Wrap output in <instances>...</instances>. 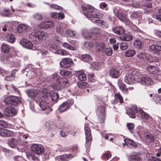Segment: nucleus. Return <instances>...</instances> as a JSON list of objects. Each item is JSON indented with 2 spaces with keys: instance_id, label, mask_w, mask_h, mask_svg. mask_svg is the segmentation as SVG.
Returning <instances> with one entry per match:
<instances>
[{
  "instance_id": "nucleus-1",
  "label": "nucleus",
  "mask_w": 161,
  "mask_h": 161,
  "mask_svg": "<svg viewBox=\"0 0 161 161\" xmlns=\"http://www.w3.org/2000/svg\"><path fill=\"white\" fill-rule=\"evenodd\" d=\"M125 81L129 84L140 82L141 81L140 70L138 69H136L134 71L130 70L125 77Z\"/></svg>"
},
{
  "instance_id": "nucleus-2",
  "label": "nucleus",
  "mask_w": 161,
  "mask_h": 161,
  "mask_svg": "<svg viewBox=\"0 0 161 161\" xmlns=\"http://www.w3.org/2000/svg\"><path fill=\"white\" fill-rule=\"evenodd\" d=\"M49 91L45 88L44 89L42 93V97L43 99L41 102H38L37 101L36 103H39L40 110L45 111V113L46 114H48L53 110V109L49 107L48 105V99L49 98Z\"/></svg>"
},
{
  "instance_id": "nucleus-3",
  "label": "nucleus",
  "mask_w": 161,
  "mask_h": 161,
  "mask_svg": "<svg viewBox=\"0 0 161 161\" xmlns=\"http://www.w3.org/2000/svg\"><path fill=\"white\" fill-rule=\"evenodd\" d=\"M60 78L59 75L56 73L52 74L49 79H47V81L50 84L49 86H50L54 90H60L61 87L57 84Z\"/></svg>"
},
{
  "instance_id": "nucleus-4",
  "label": "nucleus",
  "mask_w": 161,
  "mask_h": 161,
  "mask_svg": "<svg viewBox=\"0 0 161 161\" xmlns=\"http://www.w3.org/2000/svg\"><path fill=\"white\" fill-rule=\"evenodd\" d=\"M34 29H33V31L31 32L32 36H34L36 39L42 41L45 40L48 37V34L46 32L39 31L37 29V26L36 25L33 26Z\"/></svg>"
},
{
  "instance_id": "nucleus-5",
  "label": "nucleus",
  "mask_w": 161,
  "mask_h": 161,
  "mask_svg": "<svg viewBox=\"0 0 161 161\" xmlns=\"http://www.w3.org/2000/svg\"><path fill=\"white\" fill-rule=\"evenodd\" d=\"M104 104L97 106L96 108V114L99 122L102 123L104 121L105 118V108Z\"/></svg>"
},
{
  "instance_id": "nucleus-6",
  "label": "nucleus",
  "mask_w": 161,
  "mask_h": 161,
  "mask_svg": "<svg viewBox=\"0 0 161 161\" xmlns=\"http://www.w3.org/2000/svg\"><path fill=\"white\" fill-rule=\"evenodd\" d=\"M4 102L6 104L16 105L21 102L20 98L14 96H9L5 97Z\"/></svg>"
},
{
  "instance_id": "nucleus-7",
  "label": "nucleus",
  "mask_w": 161,
  "mask_h": 161,
  "mask_svg": "<svg viewBox=\"0 0 161 161\" xmlns=\"http://www.w3.org/2000/svg\"><path fill=\"white\" fill-rule=\"evenodd\" d=\"M141 108H140L138 111L137 107L135 105H132V107L129 108L126 112V113L128 114L130 117L132 118H134L136 115L138 116H140L141 112L140 111Z\"/></svg>"
},
{
  "instance_id": "nucleus-8",
  "label": "nucleus",
  "mask_w": 161,
  "mask_h": 161,
  "mask_svg": "<svg viewBox=\"0 0 161 161\" xmlns=\"http://www.w3.org/2000/svg\"><path fill=\"white\" fill-rule=\"evenodd\" d=\"M31 148L32 152L37 155L42 154L44 152V148L41 144H33L31 146Z\"/></svg>"
},
{
  "instance_id": "nucleus-9",
  "label": "nucleus",
  "mask_w": 161,
  "mask_h": 161,
  "mask_svg": "<svg viewBox=\"0 0 161 161\" xmlns=\"http://www.w3.org/2000/svg\"><path fill=\"white\" fill-rule=\"evenodd\" d=\"M74 101L73 100H68L62 103L58 108L60 113H63L67 111L73 105Z\"/></svg>"
},
{
  "instance_id": "nucleus-10",
  "label": "nucleus",
  "mask_w": 161,
  "mask_h": 161,
  "mask_svg": "<svg viewBox=\"0 0 161 161\" xmlns=\"http://www.w3.org/2000/svg\"><path fill=\"white\" fill-rule=\"evenodd\" d=\"M85 134L86 135V143L85 146L89 147L91 144V141L92 140V138L91 133V129L87 125L85 126Z\"/></svg>"
},
{
  "instance_id": "nucleus-11",
  "label": "nucleus",
  "mask_w": 161,
  "mask_h": 161,
  "mask_svg": "<svg viewBox=\"0 0 161 161\" xmlns=\"http://www.w3.org/2000/svg\"><path fill=\"white\" fill-rule=\"evenodd\" d=\"M20 44L24 47L32 50H36L37 48L33 46L32 43L25 39H23L20 40Z\"/></svg>"
},
{
  "instance_id": "nucleus-12",
  "label": "nucleus",
  "mask_w": 161,
  "mask_h": 161,
  "mask_svg": "<svg viewBox=\"0 0 161 161\" xmlns=\"http://www.w3.org/2000/svg\"><path fill=\"white\" fill-rule=\"evenodd\" d=\"M91 9V12L89 13L88 18H101L103 16V14L93 7Z\"/></svg>"
},
{
  "instance_id": "nucleus-13",
  "label": "nucleus",
  "mask_w": 161,
  "mask_h": 161,
  "mask_svg": "<svg viewBox=\"0 0 161 161\" xmlns=\"http://www.w3.org/2000/svg\"><path fill=\"white\" fill-rule=\"evenodd\" d=\"M54 25V22L51 21H45L41 23L37 26V28L44 29L52 28Z\"/></svg>"
},
{
  "instance_id": "nucleus-14",
  "label": "nucleus",
  "mask_w": 161,
  "mask_h": 161,
  "mask_svg": "<svg viewBox=\"0 0 161 161\" xmlns=\"http://www.w3.org/2000/svg\"><path fill=\"white\" fill-rule=\"evenodd\" d=\"M58 48L57 46H52L50 47V50L55 54H61L63 56L68 55L69 54L66 50L58 49Z\"/></svg>"
},
{
  "instance_id": "nucleus-15",
  "label": "nucleus",
  "mask_w": 161,
  "mask_h": 161,
  "mask_svg": "<svg viewBox=\"0 0 161 161\" xmlns=\"http://www.w3.org/2000/svg\"><path fill=\"white\" fill-rule=\"evenodd\" d=\"M145 58L149 62H159V59L156 57L150 55L145 53H142V59H144Z\"/></svg>"
},
{
  "instance_id": "nucleus-16",
  "label": "nucleus",
  "mask_w": 161,
  "mask_h": 161,
  "mask_svg": "<svg viewBox=\"0 0 161 161\" xmlns=\"http://www.w3.org/2000/svg\"><path fill=\"white\" fill-rule=\"evenodd\" d=\"M73 63L72 60L69 58H63L59 63L61 66L66 68L71 67Z\"/></svg>"
},
{
  "instance_id": "nucleus-17",
  "label": "nucleus",
  "mask_w": 161,
  "mask_h": 161,
  "mask_svg": "<svg viewBox=\"0 0 161 161\" xmlns=\"http://www.w3.org/2000/svg\"><path fill=\"white\" fill-rule=\"evenodd\" d=\"M121 8L119 9H114L113 12L115 16L121 21H124L126 19V16L125 14L122 13Z\"/></svg>"
},
{
  "instance_id": "nucleus-18",
  "label": "nucleus",
  "mask_w": 161,
  "mask_h": 161,
  "mask_svg": "<svg viewBox=\"0 0 161 161\" xmlns=\"http://www.w3.org/2000/svg\"><path fill=\"white\" fill-rule=\"evenodd\" d=\"M66 25L61 23L56 27V32L61 36H64L66 35Z\"/></svg>"
},
{
  "instance_id": "nucleus-19",
  "label": "nucleus",
  "mask_w": 161,
  "mask_h": 161,
  "mask_svg": "<svg viewBox=\"0 0 161 161\" xmlns=\"http://www.w3.org/2000/svg\"><path fill=\"white\" fill-rule=\"evenodd\" d=\"M3 112L5 115L7 117L14 116L17 112L16 109L11 107H9L4 108L3 109Z\"/></svg>"
},
{
  "instance_id": "nucleus-20",
  "label": "nucleus",
  "mask_w": 161,
  "mask_h": 161,
  "mask_svg": "<svg viewBox=\"0 0 161 161\" xmlns=\"http://www.w3.org/2000/svg\"><path fill=\"white\" fill-rule=\"evenodd\" d=\"M75 157V154L71 153L65 154L55 157V159L59 158L62 161H68Z\"/></svg>"
},
{
  "instance_id": "nucleus-21",
  "label": "nucleus",
  "mask_w": 161,
  "mask_h": 161,
  "mask_svg": "<svg viewBox=\"0 0 161 161\" xmlns=\"http://www.w3.org/2000/svg\"><path fill=\"white\" fill-rule=\"evenodd\" d=\"M153 83V81L150 77L145 75L142 77V84L147 86L152 85Z\"/></svg>"
},
{
  "instance_id": "nucleus-22",
  "label": "nucleus",
  "mask_w": 161,
  "mask_h": 161,
  "mask_svg": "<svg viewBox=\"0 0 161 161\" xmlns=\"http://www.w3.org/2000/svg\"><path fill=\"white\" fill-rule=\"evenodd\" d=\"M17 31L19 33L31 31V28L27 25L24 24H19L17 27Z\"/></svg>"
},
{
  "instance_id": "nucleus-23",
  "label": "nucleus",
  "mask_w": 161,
  "mask_h": 161,
  "mask_svg": "<svg viewBox=\"0 0 161 161\" xmlns=\"http://www.w3.org/2000/svg\"><path fill=\"white\" fill-rule=\"evenodd\" d=\"M142 120L146 124L150 123L152 120V118L142 109Z\"/></svg>"
},
{
  "instance_id": "nucleus-24",
  "label": "nucleus",
  "mask_w": 161,
  "mask_h": 161,
  "mask_svg": "<svg viewBox=\"0 0 161 161\" xmlns=\"http://www.w3.org/2000/svg\"><path fill=\"white\" fill-rule=\"evenodd\" d=\"M140 152L134 153L128 157V160L129 161H140Z\"/></svg>"
},
{
  "instance_id": "nucleus-25",
  "label": "nucleus",
  "mask_w": 161,
  "mask_h": 161,
  "mask_svg": "<svg viewBox=\"0 0 161 161\" xmlns=\"http://www.w3.org/2000/svg\"><path fill=\"white\" fill-rule=\"evenodd\" d=\"M92 7H93L92 6L88 5H84L81 6L82 11L81 13L84 14L85 16L87 18L88 16L89 13L91 12V9Z\"/></svg>"
},
{
  "instance_id": "nucleus-26",
  "label": "nucleus",
  "mask_w": 161,
  "mask_h": 161,
  "mask_svg": "<svg viewBox=\"0 0 161 161\" xmlns=\"http://www.w3.org/2000/svg\"><path fill=\"white\" fill-rule=\"evenodd\" d=\"M147 71L151 74H154L159 71L158 68L154 65H148L146 68Z\"/></svg>"
},
{
  "instance_id": "nucleus-27",
  "label": "nucleus",
  "mask_w": 161,
  "mask_h": 161,
  "mask_svg": "<svg viewBox=\"0 0 161 161\" xmlns=\"http://www.w3.org/2000/svg\"><path fill=\"white\" fill-rule=\"evenodd\" d=\"M95 46L96 49L98 51L103 50L105 48V43L102 41L96 39L95 40Z\"/></svg>"
},
{
  "instance_id": "nucleus-28",
  "label": "nucleus",
  "mask_w": 161,
  "mask_h": 161,
  "mask_svg": "<svg viewBox=\"0 0 161 161\" xmlns=\"http://www.w3.org/2000/svg\"><path fill=\"white\" fill-rule=\"evenodd\" d=\"M119 70L115 68L111 69L109 71L110 76L114 78H118L120 75Z\"/></svg>"
},
{
  "instance_id": "nucleus-29",
  "label": "nucleus",
  "mask_w": 161,
  "mask_h": 161,
  "mask_svg": "<svg viewBox=\"0 0 161 161\" xmlns=\"http://www.w3.org/2000/svg\"><path fill=\"white\" fill-rule=\"evenodd\" d=\"M25 93L28 95L29 97L32 99H34L37 96V91L34 89H28L25 91Z\"/></svg>"
},
{
  "instance_id": "nucleus-30",
  "label": "nucleus",
  "mask_w": 161,
  "mask_h": 161,
  "mask_svg": "<svg viewBox=\"0 0 161 161\" xmlns=\"http://www.w3.org/2000/svg\"><path fill=\"white\" fill-rule=\"evenodd\" d=\"M57 84L61 87V89L62 87H67L69 85V81L67 79L62 78L60 79L59 82Z\"/></svg>"
},
{
  "instance_id": "nucleus-31",
  "label": "nucleus",
  "mask_w": 161,
  "mask_h": 161,
  "mask_svg": "<svg viewBox=\"0 0 161 161\" xmlns=\"http://www.w3.org/2000/svg\"><path fill=\"white\" fill-rule=\"evenodd\" d=\"M31 64H28L27 65V66L26 67L25 69H24L25 71H26L27 72V73L26 74L27 76H29L31 78H34L35 76H36V74L35 72L34 71V69H33L32 70H29V67H31Z\"/></svg>"
},
{
  "instance_id": "nucleus-32",
  "label": "nucleus",
  "mask_w": 161,
  "mask_h": 161,
  "mask_svg": "<svg viewBox=\"0 0 161 161\" xmlns=\"http://www.w3.org/2000/svg\"><path fill=\"white\" fill-rule=\"evenodd\" d=\"M7 144L11 148H15L17 146L18 142L16 139L11 138L8 140Z\"/></svg>"
},
{
  "instance_id": "nucleus-33",
  "label": "nucleus",
  "mask_w": 161,
  "mask_h": 161,
  "mask_svg": "<svg viewBox=\"0 0 161 161\" xmlns=\"http://www.w3.org/2000/svg\"><path fill=\"white\" fill-rule=\"evenodd\" d=\"M149 51L154 53H158L161 51V46L158 45L153 44L149 47Z\"/></svg>"
},
{
  "instance_id": "nucleus-34",
  "label": "nucleus",
  "mask_w": 161,
  "mask_h": 161,
  "mask_svg": "<svg viewBox=\"0 0 161 161\" xmlns=\"http://www.w3.org/2000/svg\"><path fill=\"white\" fill-rule=\"evenodd\" d=\"M49 97L51 99V101L53 103V104H54L58 102L59 95L58 93L53 92L50 95Z\"/></svg>"
},
{
  "instance_id": "nucleus-35",
  "label": "nucleus",
  "mask_w": 161,
  "mask_h": 161,
  "mask_svg": "<svg viewBox=\"0 0 161 161\" xmlns=\"http://www.w3.org/2000/svg\"><path fill=\"white\" fill-rule=\"evenodd\" d=\"M112 31L114 33L119 35L122 34L125 32V31L120 26L113 27L112 28Z\"/></svg>"
},
{
  "instance_id": "nucleus-36",
  "label": "nucleus",
  "mask_w": 161,
  "mask_h": 161,
  "mask_svg": "<svg viewBox=\"0 0 161 161\" xmlns=\"http://www.w3.org/2000/svg\"><path fill=\"white\" fill-rule=\"evenodd\" d=\"M115 99L114 100V102L112 101V103L114 104H116L117 102H119L122 103L123 102V98L120 94L116 93L115 95Z\"/></svg>"
},
{
  "instance_id": "nucleus-37",
  "label": "nucleus",
  "mask_w": 161,
  "mask_h": 161,
  "mask_svg": "<svg viewBox=\"0 0 161 161\" xmlns=\"http://www.w3.org/2000/svg\"><path fill=\"white\" fill-rule=\"evenodd\" d=\"M10 10L4 8L0 12V15L2 17H10L11 16Z\"/></svg>"
},
{
  "instance_id": "nucleus-38",
  "label": "nucleus",
  "mask_w": 161,
  "mask_h": 161,
  "mask_svg": "<svg viewBox=\"0 0 161 161\" xmlns=\"http://www.w3.org/2000/svg\"><path fill=\"white\" fill-rule=\"evenodd\" d=\"M6 89L11 92H18V90L12 84H7L5 85Z\"/></svg>"
},
{
  "instance_id": "nucleus-39",
  "label": "nucleus",
  "mask_w": 161,
  "mask_h": 161,
  "mask_svg": "<svg viewBox=\"0 0 161 161\" xmlns=\"http://www.w3.org/2000/svg\"><path fill=\"white\" fill-rule=\"evenodd\" d=\"M67 34L70 36L74 38H77L78 37V34L75 31L68 29L66 30V34Z\"/></svg>"
},
{
  "instance_id": "nucleus-40",
  "label": "nucleus",
  "mask_w": 161,
  "mask_h": 161,
  "mask_svg": "<svg viewBox=\"0 0 161 161\" xmlns=\"http://www.w3.org/2000/svg\"><path fill=\"white\" fill-rule=\"evenodd\" d=\"M6 39L8 42L11 43H14L15 40V38L14 35L8 34L7 35Z\"/></svg>"
},
{
  "instance_id": "nucleus-41",
  "label": "nucleus",
  "mask_w": 161,
  "mask_h": 161,
  "mask_svg": "<svg viewBox=\"0 0 161 161\" xmlns=\"http://www.w3.org/2000/svg\"><path fill=\"white\" fill-rule=\"evenodd\" d=\"M107 97L108 96H105V98H104L103 100H102L100 97H97L96 99V102L97 106L102 104H104L103 103L107 101Z\"/></svg>"
},
{
  "instance_id": "nucleus-42",
  "label": "nucleus",
  "mask_w": 161,
  "mask_h": 161,
  "mask_svg": "<svg viewBox=\"0 0 161 161\" xmlns=\"http://www.w3.org/2000/svg\"><path fill=\"white\" fill-rule=\"evenodd\" d=\"M80 59L85 62H89L92 60V58L90 55L85 54L82 55Z\"/></svg>"
},
{
  "instance_id": "nucleus-43",
  "label": "nucleus",
  "mask_w": 161,
  "mask_h": 161,
  "mask_svg": "<svg viewBox=\"0 0 161 161\" xmlns=\"http://www.w3.org/2000/svg\"><path fill=\"white\" fill-rule=\"evenodd\" d=\"M120 39L122 41H129L132 39V37L129 34H126L119 37Z\"/></svg>"
},
{
  "instance_id": "nucleus-44",
  "label": "nucleus",
  "mask_w": 161,
  "mask_h": 161,
  "mask_svg": "<svg viewBox=\"0 0 161 161\" xmlns=\"http://www.w3.org/2000/svg\"><path fill=\"white\" fill-rule=\"evenodd\" d=\"M62 46L65 48L71 50H75L77 48V47H73L69 44L68 43L66 42L63 43Z\"/></svg>"
},
{
  "instance_id": "nucleus-45",
  "label": "nucleus",
  "mask_w": 161,
  "mask_h": 161,
  "mask_svg": "<svg viewBox=\"0 0 161 161\" xmlns=\"http://www.w3.org/2000/svg\"><path fill=\"white\" fill-rule=\"evenodd\" d=\"M124 140L125 142L127 143V146L130 147H134V148H136V146L135 143L132 140L130 139L125 140V139H124Z\"/></svg>"
},
{
  "instance_id": "nucleus-46",
  "label": "nucleus",
  "mask_w": 161,
  "mask_h": 161,
  "mask_svg": "<svg viewBox=\"0 0 161 161\" xmlns=\"http://www.w3.org/2000/svg\"><path fill=\"white\" fill-rule=\"evenodd\" d=\"M1 50L4 53H8L10 50V47L6 44H2L1 46Z\"/></svg>"
},
{
  "instance_id": "nucleus-47",
  "label": "nucleus",
  "mask_w": 161,
  "mask_h": 161,
  "mask_svg": "<svg viewBox=\"0 0 161 161\" xmlns=\"http://www.w3.org/2000/svg\"><path fill=\"white\" fill-rule=\"evenodd\" d=\"M119 89L121 91L125 94L128 93V89L126 88L125 85L123 83L118 84Z\"/></svg>"
},
{
  "instance_id": "nucleus-48",
  "label": "nucleus",
  "mask_w": 161,
  "mask_h": 161,
  "mask_svg": "<svg viewBox=\"0 0 161 161\" xmlns=\"http://www.w3.org/2000/svg\"><path fill=\"white\" fill-rule=\"evenodd\" d=\"M146 137L147 141H148L149 142H153L154 141V138L153 135L149 133H148L146 135Z\"/></svg>"
},
{
  "instance_id": "nucleus-49",
  "label": "nucleus",
  "mask_w": 161,
  "mask_h": 161,
  "mask_svg": "<svg viewBox=\"0 0 161 161\" xmlns=\"http://www.w3.org/2000/svg\"><path fill=\"white\" fill-rule=\"evenodd\" d=\"M90 32L94 34L99 35L101 33L100 30L98 28L94 27L90 29Z\"/></svg>"
},
{
  "instance_id": "nucleus-50",
  "label": "nucleus",
  "mask_w": 161,
  "mask_h": 161,
  "mask_svg": "<svg viewBox=\"0 0 161 161\" xmlns=\"http://www.w3.org/2000/svg\"><path fill=\"white\" fill-rule=\"evenodd\" d=\"M134 47L137 49L141 48V41L139 39H136L133 42Z\"/></svg>"
},
{
  "instance_id": "nucleus-51",
  "label": "nucleus",
  "mask_w": 161,
  "mask_h": 161,
  "mask_svg": "<svg viewBox=\"0 0 161 161\" xmlns=\"http://www.w3.org/2000/svg\"><path fill=\"white\" fill-rule=\"evenodd\" d=\"M60 74L62 76H71L72 75L71 72L64 70H61Z\"/></svg>"
},
{
  "instance_id": "nucleus-52",
  "label": "nucleus",
  "mask_w": 161,
  "mask_h": 161,
  "mask_svg": "<svg viewBox=\"0 0 161 161\" xmlns=\"http://www.w3.org/2000/svg\"><path fill=\"white\" fill-rule=\"evenodd\" d=\"M135 52L133 50H130L126 51L125 55L127 57H131L134 55L135 54Z\"/></svg>"
},
{
  "instance_id": "nucleus-53",
  "label": "nucleus",
  "mask_w": 161,
  "mask_h": 161,
  "mask_svg": "<svg viewBox=\"0 0 161 161\" xmlns=\"http://www.w3.org/2000/svg\"><path fill=\"white\" fill-rule=\"evenodd\" d=\"M103 50L104 51L105 54L108 56H111L113 53L112 49L109 47L105 48Z\"/></svg>"
},
{
  "instance_id": "nucleus-54",
  "label": "nucleus",
  "mask_w": 161,
  "mask_h": 161,
  "mask_svg": "<svg viewBox=\"0 0 161 161\" xmlns=\"http://www.w3.org/2000/svg\"><path fill=\"white\" fill-rule=\"evenodd\" d=\"M101 66L100 63L98 62H93L92 64V66L93 69L98 70Z\"/></svg>"
},
{
  "instance_id": "nucleus-55",
  "label": "nucleus",
  "mask_w": 161,
  "mask_h": 161,
  "mask_svg": "<svg viewBox=\"0 0 161 161\" xmlns=\"http://www.w3.org/2000/svg\"><path fill=\"white\" fill-rule=\"evenodd\" d=\"M94 22L98 25L101 27L102 28L104 27L105 22L104 21L100 19H96L94 21Z\"/></svg>"
},
{
  "instance_id": "nucleus-56",
  "label": "nucleus",
  "mask_w": 161,
  "mask_h": 161,
  "mask_svg": "<svg viewBox=\"0 0 161 161\" xmlns=\"http://www.w3.org/2000/svg\"><path fill=\"white\" fill-rule=\"evenodd\" d=\"M78 78L80 80H85L86 79V75L83 73H80L78 75Z\"/></svg>"
},
{
  "instance_id": "nucleus-57",
  "label": "nucleus",
  "mask_w": 161,
  "mask_h": 161,
  "mask_svg": "<svg viewBox=\"0 0 161 161\" xmlns=\"http://www.w3.org/2000/svg\"><path fill=\"white\" fill-rule=\"evenodd\" d=\"M141 15V13L140 11H137L132 13L130 17L132 19L136 18Z\"/></svg>"
},
{
  "instance_id": "nucleus-58",
  "label": "nucleus",
  "mask_w": 161,
  "mask_h": 161,
  "mask_svg": "<svg viewBox=\"0 0 161 161\" xmlns=\"http://www.w3.org/2000/svg\"><path fill=\"white\" fill-rule=\"evenodd\" d=\"M127 127L129 130L130 131V132L131 133H133V132L132 131V130L133 129L134 127V124L132 123H127L126 125Z\"/></svg>"
},
{
  "instance_id": "nucleus-59",
  "label": "nucleus",
  "mask_w": 161,
  "mask_h": 161,
  "mask_svg": "<svg viewBox=\"0 0 161 161\" xmlns=\"http://www.w3.org/2000/svg\"><path fill=\"white\" fill-rule=\"evenodd\" d=\"M77 85L79 87L81 88H84L87 86V84L86 82L83 81L79 82L78 83Z\"/></svg>"
},
{
  "instance_id": "nucleus-60",
  "label": "nucleus",
  "mask_w": 161,
  "mask_h": 161,
  "mask_svg": "<svg viewBox=\"0 0 161 161\" xmlns=\"http://www.w3.org/2000/svg\"><path fill=\"white\" fill-rule=\"evenodd\" d=\"M128 44L125 42H122L120 44V48L121 50H125L128 47Z\"/></svg>"
},
{
  "instance_id": "nucleus-61",
  "label": "nucleus",
  "mask_w": 161,
  "mask_h": 161,
  "mask_svg": "<svg viewBox=\"0 0 161 161\" xmlns=\"http://www.w3.org/2000/svg\"><path fill=\"white\" fill-rule=\"evenodd\" d=\"M135 133H136L139 136L140 138H141V126L139 125L137 126L135 129Z\"/></svg>"
},
{
  "instance_id": "nucleus-62",
  "label": "nucleus",
  "mask_w": 161,
  "mask_h": 161,
  "mask_svg": "<svg viewBox=\"0 0 161 161\" xmlns=\"http://www.w3.org/2000/svg\"><path fill=\"white\" fill-rule=\"evenodd\" d=\"M50 7L52 8L57 10L58 9L60 10H62L63 9V8L62 7L54 4L51 5H50Z\"/></svg>"
},
{
  "instance_id": "nucleus-63",
  "label": "nucleus",
  "mask_w": 161,
  "mask_h": 161,
  "mask_svg": "<svg viewBox=\"0 0 161 161\" xmlns=\"http://www.w3.org/2000/svg\"><path fill=\"white\" fill-rule=\"evenodd\" d=\"M72 151L74 153L73 154H76L78 152L79 150L78 149V147L77 145H74L72 146L71 148Z\"/></svg>"
},
{
  "instance_id": "nucleus-64",
  "label": "nucleus",
  "mask_w": 161,
  "mask_h": 161,
  "mask_svg": "<svg viewBox=\"0 0 161 161\" xmlns=\"http://www.w3.org/2000/svg\"><path fill=\"white\" fill-rule=\"evenodd\" d=\"M154 100L156 102V103H158L161 104V96L159 95H157L155 96Z\"/></svg>"
}]
</instances>
